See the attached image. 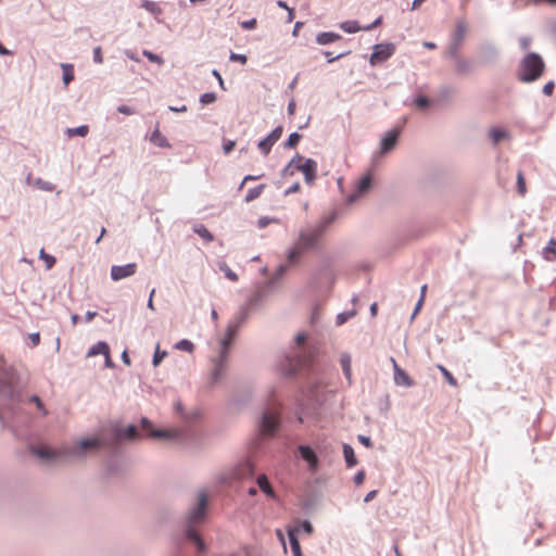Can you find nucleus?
<instances>
[{
	"label": "nucleus",
	"mask_w": 556,
	"mask_h": 556,
	"mask_svg": "<svg viewBox=\"0 0 556 556\" xmlns=\"http://www.w3.org/2000/svg\"><path fill=\"white\" fill-rule=\"evenodd\" d=\"M137 265L129 263L124 266H113L111 269V277L113 280H121L132 276L136 273Z\"/></svg>",
	"instance_id": "12"
},
{
	"label": "nucleus",
	"mask_w": 556,
	"mask_h": 556,
	"mask_svg": "<svg viewBox=\"0 0 556 556\" xmlns=\"http://www.w3.org/2000/svg\"><path fill=\"white\" fill-rule=\"evenodd\" d=\"M141 429L146 431L147 434L151 438H169L170 432L166 430H154L152 428V424L148 418L141 419Z\"/></svg>",
	"instance_id": "15"
},
{
	"label": "nucleus",
	"mask_w": 556,
	"mask_h": 556,
	"mask_svg": "<svg viewBox=\"0 0 556 556\" xmlns=\"http://www.w3.org/2000/svg\"><path fill=\"white\" fill-rule=\"evenodd\" d=\"M300 189H301L300 184H299V182H295V184H293L291 187H289V188L286 190L285 194H286V195H289V194H292V193H296V192H299V191H300Z\"/></svg>",
	"instance_id": "52"
},
{
	"label": "nucleus",
	"mask_w": 556,
	"mask_h": 556,
	"mask_svg": "<svg viewBox=\"0 0 556 556\" xmlns=\"http://www.w3.org/2000/svg\"><path fill=\"white\" fill-rule=\"evenodd\" d=\"M517 188L520 195H525L527 188H526V181L522 172H518L517 174Z\"/></svg>",
	"instance_id": "42"
},
{
	"label": "nucleus",
	"mask_w": 556,
	"mask_h": 556,
	"mask_svg": "<svg viewBox=\"0 0 556 556\" xmlns=\"http://www.w3.org/2000/svg\"><path fill=\"white\" fill-rule=\"evenodd\" d=\"M554 83L553 81H548L547 84L544 85L543 87V92L544 94L546 96H551L554 91Z\"/></svg>",
	"instance_id": "54"
},
{
	"label": "nucleus",
	"mask_w": 556,
	"mask_h": 556,
	"mask_svg": "<svg viewBox=\"0 0 556 556\" xmlns=\"http://www.w3.org/2000/svg\"><path fill=\"white\" fill-rule=\"evenodd\" d=\"M376 495H377V491H376V490L370 491V492H368V493L366 494V496H365L364 501H365L366 503H368V502L372 501V500L376 497Z\"/></svg>",
	"instance_id": "63"
},
{
	"label": "nucleus",
	"mask_w": 556,
	"mask_h": 556,
	"mask_svg": "<svg viewBox=\"0 0 556 556\" xmlns=\"http://www.w3.org/2000/svg\"><path fill=\"white\" fill-rule=\"evenodd\" d=\"M193 230L206 242H212L214 240L212 232L204 225H195Z\"/></svg>",
	"instance_id": "30"
},
{
	"label": "nucleus",
	"mask_w": 556,
	"mask_h": 556,
	"mask_svg": "<svg viewBox=\"0 0 556 556\" xmlns=\"http://www.w3.org/2000/svg\"><path fill=\"white\" fill-rule=\"evenodd\" d=\"M140 7L147 10L149 13L153 14L154 16H159L163 12L162 8L159 5L157 2L150 0H141Z\"/></svg>",
	"instance_id": "25"
},
{
	"label": "nucleus",
	"mask_w": 556,
	"mask_h": 556,
	"mask_svg": "<svg viewBox=\"0 0 556 556\" xmlns=\"http://www.w3.org/2000/svg\"><path fill=\"white\" fill-rule=\"evenodd\" d=\"M282 131V126H277L266 138L258 142L257 147L264 155L270 152L273 146L280 139Z\"/></svg>",
	"instance_id": "7"
},
{
	"label": "nucleus",
	"mask_w": 556,
	"mask_h": 556,
	"mask_svg": "<svg viewBox=\"0 0 556 556\" xmlns=\"http://www.w3.org/2000/svg\"><path fill=\"white\" fill-rule=\"evenodd\" d=\"M324 55L328 59V62H329V63H331V62H334L336 60H338V59H340V58L344 56V55H345V53H340V54H338V55L333 56L331 52H329V51H325V52H324Z\"/></svg>",
	"instance_id": "53"
},
{
	"label": "nucleus",
	"mask_w": 556,
	"mask_h": 556,
	"mask_svg": "<svg viewBox=\"0 0 556 556\" xmlns=\"http://www.w3.org/2000/svg\"><path fill=\"white\" fill-rule=\"evenodd\" d=\"M381 23H382V17L379 16L370 25L365 26V27H361L356 21H348V22H343L340 25V28L343 29L345 33L354 34L359 30H371L375 27L379 26Z\"/></svg>",
	"instance_id": "9"
},
{
	"label": "nucleus",
	"mask_w": 556,
	"mask_h": 556,
	"mask_svg": "<svg viewBox=\"0 0 556 556\" xmlns=\"http://www.w3.org/2000/svg\"><path fill=\"white\" fill-rule=\"evenodd\" d=\"M415 103L419 108H426L428 105L429 101L425 97H419L416 99Z\"/></svg>",
	"instance_id": "58"
},
{
	"label": "nucleus",
	"mask_w": 556,
	"mask_h": 556,
	"mask_svg": "<svg viewBox=\"0 0 556 556\" xmlns=\"http://www.w3.org/2000/svg\"><path fill=\"white\" fill-rule=\"evenodd\" d=\"M341 39V35L332 31L320 33L316 37V41L319 45H329L331 42L338 41Z\"/></svg>",
	"instance_id": "20"
},
{
	"label": "nucleus",
	"mask_w": 556,
	"mask_h": 556,
	"mask_svg": "<svg viewBox=\"0 0 556 556\" xmlns=\"http://www.w3.org/2000/svg\"><path fill=\"white\" fill-rule=\"evenodd\" d=\"M301 140V135L298 132H292L288 140L285 143V147L288 149L294 148Z\"/></svg>",
	"instance_id": "41"
},
{
	"label": "nucleus",
	"mask_w": 556,
	"mask_h": 556,
	"mask_svg": "<svg viewBox=\"0 0 556 556\" xmlns=\"http://www.w3.org/2000/svg\"><path fill=\"white\" fill-rule=\"evenodd\" d=\"M119 437L128 440H136L139 438L138 428L130 425L119 432Z\"/></svg>",
	"instance_id": "29"
},
{
	"label": "nucleus",
	"mask_w": 556,
	"mask_h": 556,
	"mask_svg": "<svg viewBox=\"0 0 556 556\" xmlns=\"http://www.w3.org/2000/svg\"><path fill=\"white\" fill-rule=\"evenodd\" d=\"M143 55L147 56V59L150 62L156 63L159 65L163 64V62H164L163 59L160 55L154 54V53H152L150 51H147V50L143 51Z\"/></svg>",
	"instance_id": "43"
},
{
	"label": "nucleus",
	"mask_w": 556,
	"mask_h": 556,
	"mask_svg": "<svg viewBox=\"0 0 556 556\" xmlns=\"http://www.w3.org/2000/svg\"><path fill=\"white\" fill-rule=\"evenodd\" d=\"M201 103L203 104H211L216 101V94L213 92H206L201 96L200 99Z\"/></svg>",
	"instance_id": "44"
},
{
	"label": "nucleus",
	"mask_w": 556,
	"mask_h": 556,
	"mask_svg": "<svg viewBox=\"0 0 556 556\" xmlns=\"http://www.w3.org/2000/svg\"><path fill=\"white\" fill-rule=\"evenodd\" d=\"M298 532H299V528H296V527L288 529V536H289L293 556H302L301 546H300L299 540L296 538Z\"/></svg>",
	"instance_id": "16"
},
{
	"label": "nucleus",
	"mask_w": 556,
	"mask_h": 556,
	"mask_svg": "<svg viewBox=\"0 0 556 556\" xmlns=\"http://www.w3.org/2000/svg\"><path fill=\"white\" fill-rule=\"evenodd\" d=\"M280 425V406L278 404L269 405L263 413L260 431L263 435H273Z\"/></svg>",
	"instance_id": "4"
},
{
	"label": "nucleus",
	"mask_w": 556,
	"mask_h": 556,
	"mask_svg": "<svg viewBox=\"0 0 556 556\" xmlns=\"http://www.w3.org/2000/svg\"><path fill=\"white\" fill-rule=\"evenodd\" d=\"M257 485L267 496L275 498L276 493L273 490L267 477L265 475H260L256 479Z\"/></svg>",
	"instance_id": "19"
},
{
	"label": "nucleus",
	"mask_w": 556,
	"mask_h": 556,
	"mask_svg": "<svg viewBox=\"0 0 556 556\" xmlns=\"http://www.w3.org/2000/svg\"><path fill=\"white\" fill-rule=\"evenodd\" d=\"M96 355H104V341H98L94 345H92L88 350L86 357H92Z\"/></svg>",
	"instance_id": "31"
},
{
	"label": "nucleus",
	"mask_w": 556,
	"mask_h": 556,
	"mask_svg": "<svg viewBox=\"0 0 556 556\" xmlns=\"http://www.w3.org/2000/svg\"><path fill=\"white\" fill-rule=\"evenodd\" d=\"M543 257L547 262H554L556 260V240L551 239L548 244L543 249Z\"/></svg>",
	"instance_id": "22"
},
{
	"label": "nucleus",
	"mask_w": 556,
	"mask_h": 556,
	"mask_svg": "<svg viewBox=\"0 0 556 556\" xmlns=\"http://www.w3.org/2000/svg\"><path fill=\"white\" fill-rule=\"evenodd\" d=\"M233 340V330L230 328L227 330L225 338L222 340V351L219 356V362L216 364V369L214 372L215 379H217L218 375L220 374L223 362L226 359V353Z\"/></svg>",
	"instance_id": "11"
},
{
	"label": "nucleus",
	"mask_w": 556,
	"mask_h": 556,
	"mask_svg": "<svg viewBox=\"0 0 556 556\" xmlns=\"http://www.w3.org/2000/svg\"><path fill=\"white\" fill-rule=\"evenodd\" d=\"M395 52L393 43H378L374 47V52L370 55V64L377 65L387 61Z\"/></svg>",
	"instance_id": "6"
},
{
	"label": "nucleus",
	"mask_w": 556,
	"mask_h": 556,
	"mask_svg": "<svg viewBox=\"0 0 556 556\" xmlns=\"http://www.w3.org/2000/svg\"><path fill=\"white\" fill-rule=\"evenodd\" d=\"M29 340H30L31 346H37L40 343V333L39 332L30 333Z\"/></svg>",
	"instance_id": "51"
},
{
	"label": "nucleus",
	"mask_w": 556,
	"mask_h": 556,
	"mask_svg": "<svg viewBox=\"0 0 556 556\" xmlns=\"http://www.w3.org/2000/svg\"><path fill=\"white\" fill-rule=\"evenodd\" d=\"M225 275L226 277L231 280V281H237L238 280V276L236 273H233L230 268H226L225 270Z\"/></svg>",
	"instance_id": "59"
},
{
	"label": "nucleus",
	"mask_w": 556,
	"mask_h": 556,
	"mask_svg": "<svg viewBox=\"0 0 556 556\" xmlns=\"http://www.w3.org/2000/svg\"><path fill=\"white\" fill-rule=\"evenodd\" d=\"M29 402L36 405L37 409L41 413L42 416L48 415V410L46 409L43 402L38 395H31L29 397Z\"/></svg>",
	"instance_id": "37"
},
{
	"label": "nucleus",
	"mask_w": 556,
	"mask_h": 556,
	"mask_svg": "<svg viewBox=\"0 0 556 556\" xmlns=\"http://www.w3.org/2000/svg\"><path fill=\"white\" fill-rule=\"evenodd\" d=\"M39 257L45 261L47 269H51L55 264V257L47 254L43 249L40 250Z\"/></svg>",
	"instance_id": "38"
},
{
	"label": "nucleus",
	"mask_w": 556,
	"mask_h": 556,
	"mask_svg": "<svg viewBox=\"0 0 556 556\" xmlns=\"http://www.w3.org/2000/svg\"><path fill=\"white\" fill-rule=\"evenodd\" d=\"M89 132V127L87 125H80L75 128H66L65 134L68 138L74 136L85 137Z\"/></svg>",
	"instance_id": "28"
},
{
	"label": "nucleus",
	"mask_w": 556,
	"mask_h": 556,
	"mask_svg": "<svg viewBox=\"0 0 556 556\" xmlns=\"http://www.w3.org/2000/svg\"><path fill=\"white\" fill-rule=\"evenodd\" d=\"M397 137H399V131H396V130H393V131H390L389 134H387V136L381 141V151L383 153H386V152L390 151L391 149H393L394 146L396 144Z\"/></svg>",
	"instance_id": "18"
},
{
	"label": "nucleus",
	"mask_w": 556,
	"mask_h": 556,
	"mask_svg": "<svg viewBox=\"0 0 556 556\" xmlns=\"http://www.w3.org/2000/svg\"><path fill=\"white\" fill-rule=\"evenodd\" d=\"M253 475V465L250 460H244L238 465L235 470V478L243 479Z\"/></svg>",
	"instance_id": "17"
},
{
	"label": "nucleus",
	"mask_w": 556,
	"mask_h": 556,
	"mask_svg": "<svg viewBox=\"0 0 556 556\" xmlns=\"http://www.w3.org/2000/svg\"><path fill=\"white\" fill-rule=\"evenodd\" d=\"M358 441L365 445L366 447H371L372 446V443H371V440L369 437H365V435H359L358 437Z\"/></svg>",
	"instance_id": "57"
},
{
	"label": "nucleus",
	"mask_w": 556,
	"mask_h": 556,
	"mask_svg": "<svg viewBox=\"0 0 556 556\" xmlns=\"http://www.w3.org/2000/svg\"><path fill=\"white\" fill-rule=\"evenodd\" d=\"M467 33V24L463 21L457 22L454 31V41L456 45H460Z\"/></svg>",
	"instance_id": "26"
},
{
	"label": "nucleus",
	"mask_w": 556,
	"mask_h": 556,
	"mask_svg": "<svg viewBox=\"0 0 556 556\" xmlns=\"http://www.w3.org/2000/svg\"><path fill=\"white\" fill-rule=\"evenodd\" d=\"M206 505H207V495L205 492L201 491L198 496V505L190 513V516H189L190 523H197L204 519Z\"/></svg>",
	"instance_id": "8"
},
{
	"label": "nucleus",
	"mask_w": 556,
	"mask_h": 556,
	"mask_svg": "<svg viewBox=\"0 0 556 556\" xmlns=\"http://www.w3.org/2000/svg\"><path fill=\"white\" fill-rule=\"evenodd\" d=\"M62 71H63V83L65 86H67L73 79H74V67L72 64L62 63L61 64Z\"/></svg>",
	"instance_id": "27"
},
{
	"label": "nucleus",
	"mask_w": 556,
	"mask_h": 556,
	"mask_svg": "<svg viewBox=\"0 0 556 556\" xmlns=\"http://www.w3.org/2000/svg\"><path fill=\"white\" fill-rule=\"evenodd\" d=\"M351 356L349 354H342L340 356V364L342 366L344 376L346 377L348 381L351 383L352 379V367H351Z\"/></svg>",
	"instance_id": "24"
},
{
	"label": "nucleus",
	"mask_w": 556,
	"mask_h": 556,
	"mask_svg": "<svg viewBox=\"0 0 556 556\" xmlns=\"http://www.w3.org/2000/svg\"><path fill=\"white\" fill-rule=\"evenodd\" d=\"M229 59L232 62H240L241 64H245L248 61V58L244 54H238L233 52L230 54Z\"/></svg>",
	"instance_id": "46"
},
{
	"label": "nucleus",
	"mask_w": 556,
	"mask_h": 556,
	"mask_svg": "<svg viewBox=\"0 0 556 556\" xmlns=\"http://www.w3.org/2000/svg\"><path fill=\"white\" fill-rule=\"evenodd\" d=\"M187 534H188V538H189L192 542H194V543L197 544L198 549H199L200 552H203V551H204V543H203V541L201 540V538L199 536V534L197 533V531H195L194 529H192V528H189V529H188Z\"/></svg>",
	"instance_id": "33"
},
{
	"label": "nucleus",
	"mask_w": 556,
	"mask_h": 556,
	"mask_svg": "<svg viewBox=\"0 0 556 556\" xmlns=\"http://www.w3.org/2000/svg\"><path fill=\"white\" fill-rule=\"evenodd\" d=\"M391 362L394 367V381L396 384L410 387L413 386V380L410 377L397 365L394 358H391Z\"/></svg>",
	"instance_id": "14"
},
{
	"label": "nucleus",
	"mask_w": 556,
	"mask_h": 556,
	"mask_svg": "<svg viewBox=\"0 0 556 556\" xmlns=\"http://www.w3.org/2000/svg\"><path fill=\"white\" fill-rule=\"evenodd\" d=\"M264 188H265V185H260V186H256V187L250 189L247 193L245 201L251 202V201L257 199L262 194Z\"/></svg>",
	"instance_id": "34"
},
{
	"label": "nucleus",
	"mask_w": 556,
	"mask_h": 556,
	"mask_svg": "<svg viewBox=\"0 0 556 556\" xmlns=\"http://www.w3.org/2000/svg\"><path fill=\"white\" fill-rule=\"evenodd\" d=\"M544 71V62L536 53L527 54L521 61L519 78L525 83L534 81L541 77Z\"/></svg>",
	"instance_id": "3"
},
{
	"label": "nucleus",
	"mask_w": 556,
	"mask_h": 556,
	"mask_svg": "<svg viewBox=\"0 0 556 556\" xmlns=\"http://www.w3.org/2000/svg\"><path fill=\"white\" fill-rule=\"evenodd\" d=\"M295 101L294 100H291L288 104V113L289 115H293L294 112H295Z\"/></svg>",
	"instance_id": "64"
},
{
	"label": "nucleus",
	"mask_w": 556,
	"mask_h": 556,
	"mask_svg": "<svg viewBox=\"0 0 556 556\" xmlns=\"http://www.w3.org/2000/svg\"><path fill=\"white\" fill-rule=\"evenodd\" d=\"M150 140L153 144L160 148H169V143L165 136H163L159 128H155L151 134Z\"/></svg>",
	"instance_id": "21"
},
{
	"label": "nucleus",
	"mask_w": 556,
	"mask_h": 556,
	"mask_svg": "<svg viewBox=\"0 0 556 556\" xmlns=\"http://www.w3.org/2000/svg\"><path fill=\"white\" fill-rule=\"evenodd\" d=\"M321 236L320 228H314L308 231L302 232L300 237V245L304 249L313 248L318 242Z\"/></svg>",
	"instance_id": "10"
},
{
	"label": "nucleus",
	"mask_w": 556,
	"mask_h": 556,
	"mask_svg": "<svg viewBox=\"0 0 556 556\" xmlns=\"http://www.w3.org/2000/svg\"><path fill=\"white\" fill-rule=\"evenodd\" d=\"M93 60H94L96 63H102L103 58H102V49H101V47L94 48V50H93Z\"/></svg>",
	"instance_id": "50"
},
{
	"label": "nucleus",
	"mask_w": 556,
	"mask_h": 556,
	"mask_svg": "<svg viewBox=\"0 0 556 556\" xmlns=\"http://www.w3.org/2000/svg\"><path fill=\"white\" fill-rule=\"evenodd\" d=\"M470 65L467 61L458 60L457 61V71L459 73H465L469 70Z\"/></svg>",
	"instance_id": "48"
},
{
	"label": "nucleus",
	"mask_w": 556,
	"mask_h": 556,
	"mask_svg": "<svg viewBox=\"0 0 556 556\" xmlns=\"http://www.w3.org/2000/svg\"><path fill=\"white\" fill-rule=\"evenodd\" d=\"M490 137L493 140V143L497 144L502 139L507 138L508 134L505 130L494 127L490 130Z\"/></svg>",
	"instance_id": "32"
},
{
	"label": "nucleus",
	"mask_w": 556,
	"mask_h": 556,
	"mask_svg": "<svg viewBox=\"0 0 556 556\" xmlns=\"http://www.w3.org/2000/svg\"><path fill=\"white\" fill-rule=\"evenodd\" d=\"M364 480H365V471L361 470L355 475L354 482H355V484L359 485L364 482Z\"/></svg>",
	"instance_id": "55"
},
{
	"label": "nucleus",
	"mask_w": 556,
	"mask_h": 556,
	"mask_svg": "<svg viewBox=\"0 0 556 556\" xmlns=\"http://www.w3.org/2000/svg\"><path fill=\"white\" fill-rule=\"evenodd\" d=\"M35 186L43 191H53L54 185L50 181L43 180L41 178H37L35 180Z\"/></svg>",
	"instance_id": "39"
},
{
	"label": "nucleus",
	"mask_w": 556,
	"mask_h": 556,
	"mask_svg": "<svg viewBox=\"0 0 556 556\" xmlns=\"http://www.w3.org/2000/svg\"><path fill=\"white\" fill-rule=\"evenodd\" d=\"M0 395L16 403L21 401L20 376L15 369L8 367L0 356Z\"/></svg>",
	"instance_id": "2"
},
{
	"label": "nucleus",
	"mask_w": 556,
	"mask_h": 556,
	"mask_svg": "<svg viewBox=\"0 0 556 556\" xmlns=\"http://www.w3.org/2000/svg\"><path fill=\"white\" fill-rule=\"evenodd\" d=\"M175 348L177 350L191 353L194 350V344L187 339H182L176 343Z\"/></svg>",
	"instance_id": "35"
},
{
	"label": "nucleus",
	"mask_w": 556,
	"mask_h": 556,
	"mask_svg": "<svg viewBox=\"0 0 556 556\" xmlns=\"http://www.w3.org/2000/svg\"><path fill=\"white\" fill-rule=\"evenodd\" d=\"M307 363H308V359H306V358H304L303 361H299L298 365H295L292 370L296 371V370L305 367L307 365Z\"/></svg>",
	"instance_id": "61"
},
{
	"label": "nucleus",
	"mask_w": 556,
	"mask_h": 556,
	"mask_svg": "<svg viewBox=\"0 0 556 556\" xmlns=\"http://www.w3.org/2000/svg\"><path fill=\"white\" fill-rule=\"evenodd\" d=\"M241 25L245 29H254L256 27V20L252 18L250 21L242 22Z\"/></svg>",
	"instance_id": "56"
},
{
	"label": "nucleus",
	"mask_w": 556,
	"mask_h": 556,
	"mask_svg": "<svg viewBox=\"0 0 556 556\" xmlns=\"http://www.w3.org/2000/svg\"><path fill=\"white\" fill-rule=\"evenodd\" d=\"M343 455L346 463V466L349 468H352L357 465V459L354 454V450L351 445L344 444L343 445Z\"/></svg>",
	"instance_id": "23"
},
{
	"label": "nucleus",
	"mask_w": 556,
	"mask_h": 556,
	"mask_svg": "<svg viewBox=\"0 0 556 556\" xmlns=\"http://www.w3.org/2000/svg\"><path fill=\"white\" fill-rule=\"evenodd\" d=\"M298 528H299V530H300V529H302V530H303L305 533H307V534H312V532H313V526H312V523H311L309 521H307V520L303 521V522L301 523V526H300V527H298Z\"/></svg>",
	"instance_id": "49"
},
{
	"label": "nucleus",
	"mask_w": 556,
	"mask_h": 556,
	"mask_svg": "<svg viewBox=\"0 0 556 556\" xmlns=\"http://www.w3.org/2000/svg\"><path fill=\"white\" fill-rule=\"evenodd\" d=\"M236 147V142L232 140H225L223 144L224 152L226 154L230 153Z\"/></svg>",
	"instance_id": "47"
},
{
	"label": "nucleus",
	"mask_w": 556,
	"mask_h": 556,
	"mask_svg": "<svg viewBox=\"0 0 556 556\" xmlns=\"http://www.w3.org/2000/svg\"><path fill=\"white\" fill-rule=\"evenodd\" d=\"M258 178H261V176H253V175H248V176H245V177H244V179L242 180V182H241V185H240L239 189H242V188H243V186H244V184H245L247 181L256 180V179H258Z\"/></svg>",
	"instance_id": "60"
},
{
	"label": "nucleus",
	"mask_w": 556,
	"mask_h": 556,
	"mask_svg": "<svg viewBox=\"0 0 556 556\" xmlns=\"http://www.w3.org/2000/svg\"><path fill=\"white\" fill-rule=\"evenodd\" d=\"M299 452L301 454V457L307 462L309 468L312 470H316L318 467V457L316 453L307 445H300Z\"/></svg>",
	"instance_id": "13"
},
{
	"label": "nucleus",
	"mask_w": 556,
	"mask_h": 556,
	"mask_svg": "<svg viewBox=\"0 0 556 556\" xmlns=\"http://www.w3.org/2000/svg\"><path fill=\"white\" fill-rule=\"evenodd\" d=\"M166 354L167 353L165 351L164 352H160L159 346H157L156 351H155V353L153 355V361H152L153 365L154 366H159L161 364L162 359L166 356Z\"/></svg>",
	"instance_id": "45"
},
{
	"label": "nucleus",
	"mask_w": 556,
	"mask_h": 556,
	"mask_svg": "<svg viewBox=\"0 0 556 556\" xmlns=\"http://www.w3.org/2000/svg\"><path fill=\"white\" fill-rule=\"evenodd\" d=\"M96 315H97V312L88 311V312L85 314L84 319H85V321H86V323H89V321H91V320L94 318V316H96Z\"/></svg>",
	"instance_id": "62"
},
{
	"label": "nucleus",
	"mask_w": 556,
	"mask_h": 556,
	"mask_svg": "<svg viewBox=\"0 0 556 556\" xmlns=\"http://www.w3.org/2000/svg\"><path fill=\"white\" fill-rule=\"evenodd\" d=\"M288 167H294L304 175L305 182L309 186L314 185L317 177V162L313 159H304L301 155L294 156Z\"/></svg>",
	"instance_id": "5"
},
{
	"label": "nucleus",
	"mask_w": 556,
	"mask_h": 556,
	"mask_svg": "<svg viewBox=\"0 0 556 556\" xmlns=\"http://www.w3.org/2000/svg\"><path fill=\"white\" fill-rule=\"evenodd\" d=\"M370 187H371V178L369 176H365L361 179L358 187H357V191L359 193H364V192L368 191Z\"/></svg>",
	"instance_id": "40"
},
{
	"label": "nucleus",
	"mask_w": 556,
	"mask_h": 556,
	"mask_svg": "<svg viewBox=\"0 0 556 556\" xmlns=\"http://www.w3.org/2000/svg\"><path fill=\"white\" fill-rule=\"evenodd\" d=\"M438 369L442 372L443 377L450 386L457 387V380L444 366L438 365Z\"/></svg>",
	"instance_id": "36"
},
{
	"label": "nucleus",
	"mask_w": 556,
	"mask_h": 556,
	"mask_svg": "<svg viewBox=\"0 0 556 556\" xmlns=\"http://www.w3.org/2000/svg\"><path fill=\"white\" fill-rule=\"evenodd\" d=\"M101 446L99 438L80 439L72 444H65L58 450L47 447H31V453L46 460L76 462L84 458L88 453L96 452Z\"/></svg>",
	"instance_id": "1"
}]
</instances>
